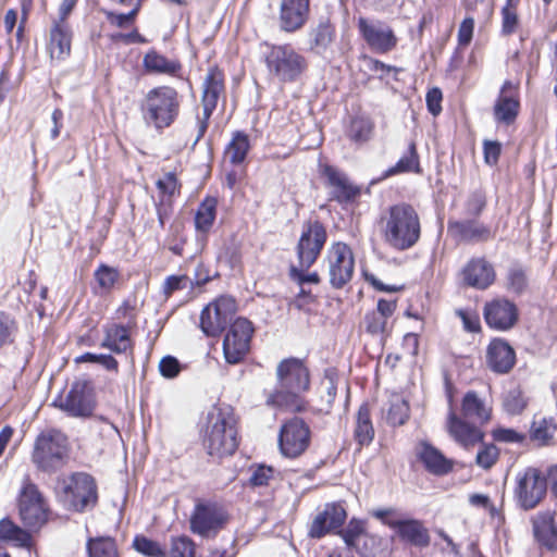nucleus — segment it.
I'll use <instances>...</instances> for the list:
<instances>
[{
	"label": "nucleus",
	"instance_id": "f257e3e1",
	"mask_svg": "<svg viewBox=\"0 0 557 557\" xmlns=\"http://www.w3.org/2000/svg\"><path fill=\"white\" fill-rule=\"evenodd\" d=\"M201 442L207 454L216 460L236 451L239 445L237 419L231 406L216 405L208 411Z\"/></svg>",
	"mask_w": 557,
	"mask_h": 557
},
{
	"label": "nucleus",
	"instance_id": "f03ea898",
	"mask_svg": "<svg viewBox=\"0 0 557 557\" xmlns=\"http://www.w3.org/2000/svg\"><path fill=\"white\" fill-rule=\"evenodd\" d=\"M276 386L267 404L300 411V395L310 387V373L302 360L294 357L282 360L276 368Z\"/></svg>",
	"mask_w": 557,
	"mask_h": 557
},
{
	"label": "nucleus",
	"instance_id": "7ed1b4c3",
	"mask_svg": "<svg viewBox=\"0 0 557 557\" xmlns=\"http://www.w3.org/2000/svg\"><path fill=\"white\" fill-rule=\"evenodd\" d=\"M382 236L384 243L397 251L412 248L421 236L417 210L406 202L391 206L382 218Z\"/></svg>",
	"mask_w": 557,
	"mask_h": 557
},
{
	"label": "nucleus",
	"instance_id": "20e7f679",
	"mask_svg": "<svg viewBox=\"0 0 557 557\" xmlns=\"http://www.w3.org/2000/svg\"><path fill=\"white\" fill-rule=\"evenodd\" d=\"M55 496L66 510L85 512L97 506L98 486L89 473L73 472L58 479Z\"/></svg>",
	"mask_w": 557,
	"mask_h": 557
},
{
	"label": "nucleus",
	"instance_id": "39448f33",
	"mask_svg": "<svg viewBox=\"0 0 557 557\" xmlns=\"http://www.w3.org/2000/svg\"><path fill=\"white\" fill-rule=\"evenodd\" d=\"M69 458V437L61 430L49 428L36 436L32 462L37 470L49 474L55 473L67 463Z\"/></svg>",
	"mask_w": 557,
	"mask_h": 557
},
{
	"label": "nucleus",
	"instance_id": "423d86ee",
	"mask_svg": "<svg viewBox=\"0 0 557 557\" xmlns=\"http://www.w3.org/2000/svg\"><path fill=\"white\" fill-rule=\"evenodd\" d=\"M178 92L170 86L150 89L141 103L145 122L157 129L169 127L178 116Z\"/></svg>",
	"mask_w": 557,
	"mask_h": 557
},
{
	"label": "nucleus",
	"instance_id": "0eeeda50",
	"mask_svg": "<svg viewBox=\"0 0 557 557\" xmlns=\"http://www.w3.org/2000/svg\"><path fill=\"white\" fill-rule=\"evenodd\" d=\"M513 499L516 505L529 511L537 507L547 493V478L537 468L528 467L516 475Z\"/></svg>",
	"mask_w": 557,
	"mask_h": 557
},
{
	"label": "nucleus",
	"instance_id": "6e6552de",
	"mask_svg": "<svg viewBox=\"0 0 557 557\" xmlns=\"http://www.w3.org/2000/svg\"><path fill=\"white\" fill-rule=\"evenodd\" d=\"M264 60L269 72L281 82H295L307 69V60L290 45L268 46Z\"/></svg>",
	"mask_w": 557,
	"mask_h": 557
},
{
	"label": "nucleus",
	"instance_id": "1a4fd4ad",
	"mask_svg": "<svg viewBox=\"0 0 557 557\" xmlns=\"http://www.w3.org/2000/svg\"><path fill=\"white\" fill-rule=\"evenodd\" d=\"M225 508L215 502H199L195 505L189 523L193 533L202 537H214L228 522Z\"/></svg>",
	"mask_w": 557,
	"mask_h": 557
},
{
	"label": "nucleus",
	"instance_id": "9d476101",
	"mask_svg": "<svg viewBox=\"0 0 557 557\" xmlns=\"http://www.w3.org/2000/svg\"><path fill=\"white\" fill-rule=\"evenodd\" d=\"M326 240L327 233L322 222L317 219L305 222L296 245L298 264L311 268L320 257Z\"/></svg>",
	"mask_w": 557,
	"mask_h": 557
},
{
	"label": "nucleus",
	"instance_id": "9b49d317",
	"mask_svg": "<svg viewBox=\"0 0 557 557\" xmlns=\"http://www.w3.org/2000/svg\"><path fill=\"white\" fill-rule=\"evenodd\" d=\"M18 510L22 522L29 530L36 531L47 522L48 512L36 484L28 478L23 481L20 492Z\"/></svg>",
	"mask_w": 557,
	"mask_h": 557
},
{
	"label": "nucleus",
	"instance_id": "f8f14e48",
	"mask_svg": "<svg viewBox=\"0 0 557 557\" xmlns=\"http://www.w3.org/2000/svg\"><path fill=\"white\" fill-rule=\"evenodd\" d=\"M236 310L235 300L221 296L207 305L200 314V329L207 336L220 335L233 319Z\"/></svg>",
	"mask_w": 557,
	"mask_h": 557
},
{
	"label": "nucleus",
	"instance_id": "ddd939ff",
	"mask_svg": "<svg viewBox=\"0 0 557 557\" xmlns=\"http://www.w3.org/2000/svg\"><path fill=\"white\" fill-rule=\"evenodd\" d=\"M311 432L309 425L300 418H293L285 422L280 430L278 447L281 454L287 458H297L310 445Z\"/></svg>",
	"mask_w": 557,
	"mask_h": 557
},
{
	"label": "nucleus",
	"instance_id": "4468645a",
	"mask_svg": "<svg viewBox=\"0 0 557 557\" xmlns=\"http://www.w3.org/2000/svg\"><path fill=\"white\" fill-rule=\"evenodd\" d=\"M357 27L361 38L376 53H387L397 46L398 39L393 28L384 21L360 16Z\"/></svg>",
	"mask_w": 557,
	"mask_h": 557
},
{
	"label": "nucleus",
	"instance_id": "2eb2a0df",
	"mask_svg": "<svg viewBox=\"0 0 557 557\" xmlns=\"http://www.w3.org/2000/svg\"><path fill=\"white\" fill-rule=\"evenodd\" d=\"M252 334V323L246 318H237L230 324L223 341V352L226 362L236 364L244 359L249 351Z\"/></svg>",
	"mask_w": 557,
	"mask_h": 557
},
{
	"label": "nucleus",
	"instance_id": "dca6fc26",
	"mask_svg": "<svg viewBox=\"0 0 557 557\" xmlns=\"http://www.w3.org/2000/svg\"><path fill=\"white\" fill-rule=\"evenodd\" d=\"M224 91L223 74L215 67L210 69L205 82L201 97L203 108L202 116L197 119L198 134L195 139V145L205 136L209 120L218 106L219 98Z\"/></svg>",
	"mask_w": 557,
	"mask_h": 557
},
{
	"label": "nucleus",
	"instance_id": "f3484780",
	"mask_svg": "<svg viewBox=\"0 0 557 557\" xmlns=\"http://www.w3.org/2000/svg\"><path fill=\"white\" fill-rule=\"evenodd\" d=\"M355 260L350 247L344 243H335L329 251V275L333 288L341 289L350 282L354 275Z\"/></svg>",
	"mask_w": 557,
	"mask_h": 557
},
{
	"label": "nucleus",
	"instance_id": "a211bd4d",
	"mask_svg": "<svg viewBox=\"0 0 557 557\" xmlns=\"http://www.w3.org/2000/svg\"><path fill=\"white\" fill-rule=\"evenodd\" d=\"M53 405L58 406L71 417H90L95 409V399L90 383L86 380L75 381L65 399L61 400L59 405L57 400H54Z\"/></svg>",
	"mask_w": 557,
	"mask_h": 557
},
{
	"label": "nucleus",
	"instance_id": "6ab92c4d",
	"mask_svg": "<svg viewBox=\"0 0 557 557\" xmlns=\"http://www.w3.org/2000/svg\"><path fill=\"white\" fill-rule=\"evenodd\" d=\"M447 231L455 240L465 244L487 243L496 235V230L476 218L450 219L447 222Z\"/></svg>",
	"mask_w": 557,
	"mask_h": 557
},
{
	"label": "nucleus",
	"instance_id": "aec40b11",
	"mask_svg": "<svg viewBox=\"0 0 557 557\" xmlns=\"http://www.w3.org/2000/svg\"><path fill=\"white\" fill-rule=\"evenodd\" d=\"M346 519L347 512L341 503L325 504L323 510L312 520L308 536L320 540L327 534H337Z\"/></svg>",
	"mask_w": 557,
	"mask_h": 557
},
{
	"label": "nucleus",
	"instance_id": "412c9836",
	"mask_svg": "<svg viewBox=\"0 0 557 557\" xmlns=\"http://www.w3.org/2000/svg\"><path fill=\"white\" fill-rule=\"evenodd\" d=\"M483 314L486 324L496 331L512 329L519 317L517 306L505 298H496L486 302Z\"/></svg>",
	"mask_w": 557,
	"mask_h": 557
},
{
	"label": "nucleus",
	"instance_id": "4be33fe9",
	"mask_svg": "<svg viewBox=\"0 0 557 557\" xmlns=\"http://www.w3.org/2000/svg\"><path fill=\"white\" fill-rule=\"evenodd\" d=\"M519 109V85L505 81L493 108L494 119L499 124L510 125L516 121Z\"/></svg>",
	"mask_w": 557,
	"mask_h": 557
},
{
	"label": "nucleus",
	"instance_id": "5701e85b",
	"mask_svg": "<svg viewBox=\"0 0 557 557\" xmlns=\"http://www.w3.org/2000/svg\"><path fill=\"white\" fill-rule=\"evenodd\" d=\"M327 186L331 187V199L341 205L351 203L361 194V188L352 184L349 177L334 166L326 165L323 169Z\"/></svg>",
	"mask_w": 557,
	"mask_h": 557
},
{
	"label": "nucleus",
	"instance_id": "b1692460",
	"mask_svg": "<svg viewBox=\"0 0 557 557\" xmlns=\"http://www.w3.org/2000/svg\"><path fill=\"white\" fill-rule=\"evenodd\" d=\"M462 278L467 286L484 290L496 278L493 264L483 257L471 258L462 269Z\"/></svg>",
	"mask_w": 557,
	"mask_h": 557
},
{
	"label": "nucleus",
	"instance_id": "393cba45",
	"mask_svg": "<svg viewBox=\"0 0 557 557\" xmlns=\"http://www.w3.org/2000/svg\"><path fill=\"white\" fill-rule=\"evenodd\" d=\"M416 456L424 469L433 475H446L453 470V460L446 458L440 449L426 441H421L417 445Z\"/></svg>",
	"mask_w": 557,
	"mask_h": 557
},
{
	"label": "nucleus",
	"instance_id": "a878e982",
	"mask_svg": "<svg viewBox=\"0 0 557 557\" xmlns=\"http://www.w3.org/2000/svg\"><path fill=\"white\" fill-rule=\"evenodd\" d=\"M309 15V0H282L280 10L281 28L287 33L300 29Z\"/></svg>",
	"mask_w": 557,
	"mask_h": 557
},
{
	"label": "nucleus",
	"instance_id": "bb28decb",
	"mask_svg": "<svg viewBox=\"0 0 557 557\" xmlns=\"http://www.w3.org/2000/svg\"><path fill=\"white\" fill-rule=\"evenodd\" d=\"M531 521L536 542L548 550H557V525L554 512L540 511L532 517Z\"/></svg>",
	"mask_w": 557,
	"mask_h": 557
},
{
	"label": "nucleus",
	"instance_id": "cd10ccee",
	"mask_svg": "<svg viewBox=\"0 0 557 557\" xmlns=\"http://www.w3.org/2000/svg\"><path fill=\"white\" fill-rule=\"evenodd\" d=\"M399 540L411 546L424 548L430 545L429 530L424 527L423 522L418 519H398V522L393 523Z\"/></svg>",
	"mask_w": 557,
	"mask_h": 557
},
{
	"label": "nucleus",
	"instance_id": "c85d7f7f",
	"mask_svg": "<svg viewBox=\"0 0 557 557\" xmlns=\"http://www.w3.org/2000/svg\"><path fill=\"white\" fill-rule=\"evenodd\" d=\"M486 361L492 371L504 374L515 366L516 355L507 342L494 339L487 347Z\"/></svg>",
	"mask_w": 557,
	"mask_h": 557
},
{
	"label": "nucleus",
	"instance_id": "c756f323",
	"mask_svg": "<svg viewBox=\"0 0 557 557\" xmlns=\"http://www.w3.org/2000/svg\"><path fill=\"white\" fill-rule=\"evenodd\" d=\"M131 323H109L103 326V339L100 343L101 348L121 355L132 350V339L129 335Z\"/></svg>",
	"mask_w": 557,
	"mask_h": 557
},
{
	"label": "nucleus",
	"instance_id": "7c9ffc66",
	"mask_svg": "<svg viewBox=\"0 0 557 557\" xmlns=\"http://www.w3.org/2000/svg\"><path fill=\"white\" fill-rule=\"evenodd\" d=\"M447 429L454 440L465 448L482 442L483 432L468 422L458 418L453 411L448 414Z\"/></svg>",
	"mask_w": 557,
	"mask_h": 557
},
{
	"label": "nucleus",
	"instance_id": "2f4dec72",
	"mask_svg": "<svg viewBox=\"0 0 557 557\" xmlns=\"http://www.w3.org/2000/svg\"><path fill=\"white\" fill-rule=\"evenodd\" d=\"M72 29L69 24L52 23L48 49L52 59L65 60L71 53Z\"/></svg>",
	"mask_w": 557,
	"mask_h": 557
},
{
	"label": "nucleus",
	"instance_id": "473e14b6",
	"mask_svg": "<svg viewBox=\"0 0 557 557\" xmlns=\"http://www.w3.org/2000/svg\"><path fill=\"white\" fill-rule=\"evenodd\" d=\"M420 156L418 153L417 144L410 140L407 149L404 151L399 160L386 171L383 172L379 181L387 177L405 174V173H421Z\"/></svg>",
	"mask_w": 557,
	"mask_h": 557
},
{
	"label": "nucleus",
	"instance_id": "72a5a7b5",
	"mask_svg": "<svg viewBox=\"0 0 557 557\" xmlns=\"http://www.w3.org/2000/svg\"><path fill=\"white\" fill-rule=\"evenodd\" d=\"M143 66L147 73L165 74L177 76L182 70V64L176 59H168L157 50H149L143 59Z\"/></svg>",
	"mask_w": 557,
	"mask_h": 557
},
{
	"label": "nucleus",
	"instance_id": "f704fd0d",
	"mask_svg": "<svg viewBox=\"0 0 557 557\" xmlns=\"http://www.w3.org/2000/svg\"><path fill=\"white\" fill-rule=\"evenodd\" d=\"M374 426L371 420L369 405L363 403L356 414L354 438L359 447L369 446L374 440Z\"/></svg>",
	"mask_w": 557,
	"mask_h": 557
},
{
	"label": "nucleus",
	"instance_id": "c9c22d12",
	"mask_svg": "<svg viewBox=\"0 0 557 557\" xmlns=\"http://www.w3.org/2000/svg\"><path fill=\"white\" fill-rule=\"evenodd\" d=\"M335 38V27L329 21H321L309 33V48L311 51L324 53Z\"/></svg>",
	"mask_w": 557,
	"mask_h": 557
},
{
	"label": "nucleus",
	"instance_id": "e433bc0d",
	"mask_svg": "<svg viewBox=\"0 0 557 557\" xmlns=\"http://www.w3.org/2000/svg\"><path fill=\"white\" fill-rule=\"evenodd\" d=\"M218 199L207 196L198 206L195 214V227L198 232L207 234L216 218Z\"/></svg>",
	"mask_w": 557,
	"mask_h": 557
},
{
	"label": "nucleus",
	"instance_id": "4c0bfd02",
	"mask_svg": "<svg viewBox=\"0 0 557 557\" xmlns=\"http://www.w3.org/2000/svg\"><path fill=\"white\" fill-rule=\"evenodd\" d=\"M249 149V136L242 131H236L233 133L232 140L226 146L224 154L231 164L239 165L245 161Z\"/></svg>",
	"mask_w": 557,
	"mask_h": 557
},
{
	"label": "nucleus",
	"instance_id": "58836bf2",
	"mask_svg": "<svg viewBox=\"0 0 557 557\" xmlns=\"http://www.w3.org/2000/svg\"><path fill=\"white\" fill-rule=\"evenodd\" d=\"M461 411L465 418L473 419L481 423L488 421L491 418V410L478 397L476 393L472 391L463 396Z\"/></svg>",
	"mask_w": 557,
	"mask_h": 557
},
{
	"label": "nucleus",
	"instance_id": "ea45409f",
	"mask_svg": "<svg viewBox=\"0 0 557 557\" xmlns=\"http://www.w3.org/2000/svg\"><path fill=\"white\" fill-rule=\"evenodd\" d=\"M373 122L367 116H354L346 128V136L355 144L367 143L373 133Z\"/></svg>",
	"mask_w": 557,
	"mask_h": 557
},
{
	"label": "nucleus",
	"instance_id": "a19ab883",
	"mask_svg": "<svg viewBox=\"0 0 557 557\" xmlns=\"http://www.w3.org/2000/svg\"><path fill=\"white\" fill-rule=\"evenodd\" d=\"M557 424L554 418L534 420L530 428V438L539 446H547L554 438Z\"/></svg>",
	"mask_w": 557,
	"mask_h": 557
},
{
	"label": "nucleus",
	"instance_id": "79ce46f5",
	"mask_svg": "<svg viewBox=\"0 0 557 557\" xmlns=\"http://www.w3.org/2000/svg\"><path fill=\"white\" fill-rule=\"evenodd\" d=\"M30 541V535L27 531L23 530L9 518L0 520V542H12L16 546H27Z\"/></svg>",
	"mask_w": 557,
	"mask_h": 557
},
{
	"label": "nucleus",
	"instance_id": "37998d69",
	"mask_svg": "<svg viewBox=\"0 0 557 557\" xmlns=\"http://www.w3.org/2000/svg\"><path fill=\"white\" fill-rule=\"evenodd\" d=\"M86 549L88 557H119L115 541L110 536L89 537Z\"/></svg>",
	"mask_w": 557,
	"mask_h": 557
},
{
	"label": "nucleus",
	"instance_id": "c03bdc74",
	"mask_svg": "<svg viewBox=\"0 0 557 557\" xmlns=\"http://www.w3.org/2000/svg\"><path fill=\"white\" fill-rule=\"evenodd\" d=\"M528 406V398L519 387L508 389L503 396V408L509 416L520 414Z\"/></svg>",
	"mask_w": 557,
	"mask_h": 557
},
{
	"label": "nucleus",
	"instance_id": "a18cd8bd",
	"mask_svg": "<svg viewBox=\"0 0 557 557\" xmlns=\"http://www.w3.org/2000/svg\"><path fill=\"white\" fill-rule=\"evenodd\" d=\"M409 418V405L401 397H393L389 400V407L386 412V421L392 426H398L406 423Z\"/></svg>",
	"mask_w": 557,
	"mask_h": 557
},
{
	"label": "nucleus",
	"instance_id": "49530a36",
	"mask_svg": "<svg viewBox=\"0 0 557 557\" xmlns=\"http://www.w3.org/2000/svg\"><path fill=\"white\" fill-rule=\"evenodd\" d=\"M486 195L482 189L472 190L466 198L462 207L465 218H479L486 207Z\"/></svg>",
	"mask_w": 557,
	"mask_h": 557
},
{
	"label": "nucleus",
	"instance_id": "de8ad7c7",
	"mask_svg": "<svg viewBox=\"0 0 557 557\" xmlns=\"http://www.w3.org/2000/svg\"><path fill=\"white\" fill-rule=\"evenodd\" d=\"M528 286L525 271L519 264L509 267L506 274V289L515 295H521Z\"/></svg>",
	"mask_w": 557,
	"mask_h": 557
},
{
	"label": "nucleus",
	"instance_id": "09e8293b",
	"mask_svg": "<svg viewBox=\"0 0 557 557\" xmlns=\"http://www.w3.org/2000/svg\"><path fill=\"white\" fill-rule=\"evenodd\" d=\"M364 533V520L351 518L345 528L339 529L337 534L341 535L348 548H356L359 537Z\"/></svg>",
	"mask_w": 557,
	"mask_h": 557
},
{
	"label": "nucleus",
	"instance_id": "8fccbe9b",
	"mask_svg": "<svg viewBox=\"0 0 557 557\" xmlns=\"http://www.w3.org/2000/svg\"><path fill=\"white\" fill-rule=\"evenodd\" d=\"M133 547L145 557H165L166 553L161 545L145 535H136Z\"/></svg>",
	"mask_w": 557,
	"mask_h": 557
},
{
	"label": "nucleus",
	"instance_id": "3c124183",
	"mask_svg": "<svg viewBox=\"0 0 557 557\" xmlns=\"http://www.w3.org/2000/svg\"><path fill=\"white\" fill-rule=\"evenodd\" d=\"M17 322L5 311H0V348L14 342Z\"/></svg>",
	"mask_w": 557,
	"mask_h": 557
},
{
	"label": "nucleus",
	"instance_id": "603ef678",
	"mask_svg": "<svg viewBox=\"0 0 557 557\" xmlns=\"http://www.w3.org/2000/svg\"><path fill=\"white\" fill-rule=\"evenodd\" d=\"M170 556L196 557V544L186 535L173 537L171 542Z\"/></svg>",
	"mask_w": 557,
	"mask_h": 557
},
{
	"label": "nucleus",
	"instance_id": "864d4df0",
	"mask_svg": "<svg viewBox=\"0 0 557 557\" xmlns=\"http://www.w3.org/2000/svg\"><path fill=\"white\" fill-rule=\"evenodd\" d=\"M76 362H91L98 363L102 366L106 370L111 372L119 371V362L117 360L110 354H94V352H85L82 356L77 357Z\"/></svg>",
	"mask_w": 557,
	"mask_h": 557
},
{
	"label": "nucleus",
	"instance_id": "5fc2aeb1",
	"mask_svg": "<svg viewBox=\"0 0 557 557\" xmlns=\"http://www.w3.org/2000/svg\"><path fill=\"white\" fill-rule=\"evenodd\" d=\"M119 271L115 268L109 267L107 264L99 265L95 271V278L103 292L111 290L119 280Z\"/></svg>",
	"mask_w": 557,
	"mask_h": 557
},
{
	"label": "nucleus",
	"instance_id": "6e6d98bb",
	"mask_svg": "<svg viewBox=\"0 0 557 557\" xmlns=\"http://www.w3.org/2000/svg\"><path fill=\"white\" fill-rule=\"evenodd\" d=\"M503 36H510L516 33L519 25V16L517 14L516 4H505L500 11Z\"/></svg>",
	"mask_w": 557,
	"mask_h": 557
},
{
	"label": "nucleus",
	"instance_id": "4d7b16f0",
	"mask_svg": "<svg viewBox=\"0 0 557 557\" xmlns=\"http://www.w3.org/2000/svg\"><path fill=\"white\" fill-rule=\"evenodd\" d=\"M140 1H137L135 7L128 13H114L112 11H104L107 20L116 27L123 28L131 25L139 12Z\"/></svg>",
	"mask_w": 557,
	"mask_h": 557
},
{
	"label": "nucleus",
	"instance_id": "13d9d810",
	"mask_svg": "<svg viewBox=\"0 0 557 557\" xmlns=\"http://www.w3.org/2000/svg\"><path fill=\"white\" fill-rule=\"evenodd\" d=\"M309 268L301 265H290L288 275L292 281L296 282L299 286L305 284H319L320 276L317 272L306 273Z\"/></svg>",
	"mask_w": 557,
	"mask_h": 557
},
{
	"label": "nucleus",
	"instance_id": "bf43d9fd",
	"mask_svg": "<svg viewBox=\"0 0 557 557\" xmlns=\"http://www.w3.org/2000/svg\"><path fill=\"white\" fill-rule=\"evenodd\" d=\"M499 450L493 445H483L475 457V462L483 469H490L498 459Z\"/></svg>",
	"mask_w": 557,
	"mask_h": 557
},
{
	"label": "nucleus",
	"instance_id": "052dcab7",
	"mask_svg": "<svg viewBox=\"0 0 557 557\" xmlns=\"http://www.w3.org/2000/svg\"><path fill=\"white\" fill-rule=\"evenodd\" d=\"M157 187L160 191V197H166L172 199V197L178 193L180 184L176 178V175L172 172L164 174L162 178L157 181Z\"/></svg>",
	"mask_w": 557,
	"mask_h": 557
},
{
	"label": "nucleus",
	"instance_id": "680f3d73",
	"mask_svg": "<svg viewBox=\"0 0 557 557\" xmlns=\"http://www.w3.org/2000/svg\"><path fill=\"white\" fill-rule=\"evenodd\" d=\"M274 472L275 470L272 467L258 465L251 469L249 483L252 486H267L270 480L273 478Z\"/></svg>",
	"mask_w": 557,
	"mask_h": 557
},
{
	"label": "nucleus",
	"instance_id": "e2e57ef3",
	"mask_svg": "<svg viewBox=\"0 0 557 557\" xmlns=\"http://www.w3.org/2000/svg\"><path fill=\"white\" fill-rule=\"evenodd\" d=\"M364 324L368 333L379 335L385 332L387 320L376 311H370L364 315Z\"/></svg>",
	"mask_w": 557,
	"mask_h": 557
},
{
	"label": "nucleus",
	"instance_id": "0e129e2a",
	"mask_svg": "<svg viewBox=\"0 0 557 557\" xmlns=\"http://www.w3.org/2000/svg\"><path fill=\"white\" fill-rule=\"evenodd\" d=\"M525 434L519 433L513 429L498 428L493 431V438L500 443L521 444L525 441Z\"/></svg>",
	"mask_w": 557,
	"mask_h": 557
},
{
	"label": "nucleus",
	"instance_id": "69168bd1",
	"mask_svg": "<svg viewBox=\"0 0 557 557\" xmlns=\"http://www.w3.org/2000/svg\"><path fill=\"white\" fill-rule=\"evenodd\" d=\"M182 370L180 361L173 356H165L159 363V371L166 379L176 377Z\"/></svg>",
	"mask_w": 557,
	"mask_h": 557
},
{
	"label": "nucleus",
	"instance_id": "338daca9",
	"mask_svg": "<svg viewBox=\"0 0 557 557\" xmlns=\"http://www.w3.org/2000/svg\"><path fill=\"white\" fill-rule=\"evenodd\" d=\"M156 212L159 221L160 227H164L165 221L172 215L173 212V203L172 199L166 197H159L158 202H156Z\"/></svg>",
	"mask_w": 557,
	"mask_h": 557
},
{
	"label": "nucleus",
	"instance_id": "774afa93",
	"mask_svg": "<svg viewBox=\"0 0 557 557\" xmlns=\"http://www.w3.org/2000/svg\"><path fill=\"white\" fill-rule=\"evenodd\" d=\"M442 99H443L442 91L437 87H434L426 92V97H425L426 108L432 115L436 116L441 113Z\"/></svg>",
	"mask_w": 557,
	"mask_h": 557
}]
</instances>
